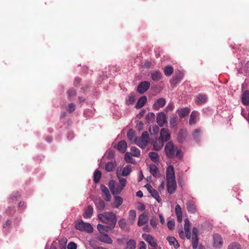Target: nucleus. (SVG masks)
Listing matches in <instances>:
<instances>
[{"mask_svg": "<svg viewBox=\"0 0 249 249\" xmlns=\"http://www.w3.org/2000/svg\"><path fill=\"white\" fill-rule=\"evenodd\" d=\"M164 151L169 159L177 158L181 160L183 157V153L180 149L174 145L172 141L168 142L164 147Z\"/></svg>", "mask_w": 249, "mask_h": 249, "instance_id": "obj_1", "label": "nucleus"}, {"mask_svg": "<svg viewBox=\"0 0 249 249\" xmlns=\"http://www.w3.org/2000/svg\"><path fill=\"white\" fill-rule=\"evenodd\" d=\"M107 214L106 219L107 221L106 223H107L111 227V229H114L117 223V216L115 213L113 212H105Z\"/></svg>", "mask_w": 249, "mask_h": 249, "instance_id": "obj_2", "label": "nucleus"}, {"mask_svg": "<svg viewBox=\"0 0 249 249\" xmlns=\"http://www.w3.org/2000/svg\"><path fill=\"white\" fill-rule=\"evenodd\" d=\"M115 184L116 181L113 179L110 180L108 183L109 188L114 196L119 195L124 188L118 184L117 185V187L115 188Z\"/></svg>", "mask_w": 249, "mask_h": 249, "instance_id": "obj_3", "label": "nucleus"}, {"mask_svg": "<svg viewBox=\"0 0 249 249\" xmlns=\"http://www.w3.org/2000/svg\"><path fill=\"white\" fill-rule=\"evenodd\" d=\"M184 76V73L181 71H178L176 72L175 75L170 80V83L173 88L177 87V85L179 84L182 80Z\"/></svg>", "mask_w": 249, "mask_h": 249, "instance_id": "obj_4", "label": "nucleus"}, {"mask_svg": "<svg viewBox=\"0 0 249 249\" xmlns=\"http://www.w3.org/2000/svg\"><path fill=\"white\" fill-rule=\"evenodd\" d=\"M150 82L148 81H143L140 82L137 87V91L142 94L146 92L150 87Z\"/></svg>", "mask_w": 249, "mask_h": 249, "instance_id": "obj_5", "label": "nucleus"}, {"mask_svg": "<svg viewBox=\"0 0 249 249\" xmlns=\"http://www.w3.org/2000/svg\"><path fill=\"white\" fill-rule=\"evenodd\" d=\"M199 231L196 227H193L192 229V247L193 249H196L198 248L199 242Z\"/></svg>", "mask_w": 249, "mask_h": 249, "instance_id": "obj_6", "label": "nucleus"}, {"mask_svg": "<svg viewBox=\"0 0 249 249\" xmlns=\"http://www.w3.org/2000/svg\"><path fill=\"white\" fill-rule=\"evenodd\" d=\"M223 244V238L218 233H215L213 235V247L216 249H220Z\"/></svg>", "mask_w": 249, "mask_h": 249, "instance_id": "obj_7", "label": "nucleus"}, {"mask_svg": "<svg viewBox=\"0 0 249 249\" xmlns=\"http://www.w3.org/2000/svg\"><path fill=\"white\" fill-rule=\"evenodd\" d=\"M166 177L167 181L176 180L175 169L173 165H170L167 168L166 170Z\"/></svg>", "mask_w": 249, "mask_h": 249, "instance_id": "obj_8", "label": "nucleus"}, {"mask_svg": "<svg viewBox=\"0 0 249 249\" xmlns=\"http://www.w3.org/2000/svg\"><path fill=\"white\" fill-rule=\"evenodd\" d=\"M187 136V129L185 128L180 129L177 135V140L178 142L179 143H183L185 141Z\"/></svg>", "mask_w": 249, "mask_h": 249, "instance_id": "obj_9", "label": "nucleus"}, {"mask_svg": "<svg viewBox=\"0 0 249 249\" xmlns=\"http://www.w3.org/2000/svg\"><path fill=\"white\" fill-rule=\"evenodd\" d=\"M170 138L171 135L168 132V129L165 128H161L160 132L159 140L162 142H168L170 139Z\"/></svg>", "mask_w": 249, "mask_h": 249, "instance_id": "obj_10", "label": "nucleus"}, {"mask_svg": "<svg viewBox=\"0 0 249 249\" xmlns=\"http://www.w3.org/2000/svg\"><path fill=\"white\" fill-rule=\"evenodd\" d=\"M157 123L160 127L163 126L164 124L167 123V118L164 112L161 111L157 114Z\"/></svg>", "mask_w": 249, "mask_h": 249, "instance_id": "obj_11", "label": "nucleus"}, {"mask_svg": "<svg viewBox=\"0 0 249 249\" xmlns=\"http://www.w3.org/2000/svg\"><path fill=\"white\" fill-rule=\"evenodd\" d=\"M208 101V97L205 94L199 93L196 97L195 102L197 105L205 104Z\"/></svg>", "mask_w": 249, "mask_h": 249, "instance_id": "obj_12", "label": "nucleus"}, {"mask_svg": "<svg viewBox=\"0 0 249 249\" xmlns=\"http://www.w3.org/2000/svg\"><path fill=\"white\" fill-rule=\"evenodd\" d=\"M114 148L117 149L120 152L124 153L125 152L127 144L126 142L124 140H121L119 141L117 145H114Z\"/></svg>", "mask_w": 249, "mask_h": 249, "instance_id": "obj_13", "label": "nucleus"}, {"mask_svg": "<svg viewBox=\"0 0 249 249\" xmlns=\"http://www.w3.org/2000/svg\"><path fill=\"white\" fill-rule=\"evenodd\" d=\"M97 238L99 241L107 244H112L113 243V240L111 237L106 233H101Z\"/></svg>", "mask_w": 249, "mask_h": 249, "instance_id": "obj_14", "label": "nucleus"}, {"mask_svg": "<svg viewBox=\"0 0 249 249\" xmlns=\"http://www.w3.org/2000/svg\"><path fill=\"white\" fill-rule=\"evenodd\" d=\"M166 186L168 193L170 195L173 194L177 189V182L176 180L167 181Z\"/></svg>", "mask_w": 249, "mask_h": 249, "instance_id": "obj_15", "label": "nucleus"}, {"mask_svg": "<svg viewBox=\"0 0 249 249\" xmlns=\"http://www.w3.org/2000/svg\"><path fill=\"white\" fill-rule=\"evenodd\" d=\"M166 104V100L163 98L157 99L153 105V108L155 110H159L160 107H163Z\"/></svg>", "mask_w": 249, "mask_h": 249, "instance_id": "obj_16", "label": "nucleus"}, {"mask_svg": "<svg viewBox=\"0 0 249 249\" xmlns=\"http://www.w3.org/2000/svg\"><path fill=\"white\" fill-rule=\"evenodd\" d=\"M185 235L184 234V231L182 229H179L178 230V233L180 238L184 240L185 237L187 239H190L191 238V229L184 230Z\"/></svg>", "mask_w": 249, "mask_h": 249, "instance_id": "obj_17", "label": "nucleus"}, {"mask_svg": "<svg viewBox=\"0 0 249 249\" xmlns=\"http://www.w3.org/2000/svg\"><path fill=\"white\" fill-rule=\"evenodd\" d=\"M96 208L100 211L105 208V203L101 198H97L93 200Z\"/></svg>", "mask_w": 249, "mask_h": 249, "instance_id": "obj_18", "label": "nucleus"}, {"mask_svg": "<svg viewBox=\"0 0 249 249\" xmlns=\"http://www.w3.org/2000/svg\"><path fill=\"white\" fill-rule=\"evenodd\" d=\"M190 111L191 110L189 107H186L180 109H178L176 111V113L178 114L179 118H183L189 115Z\"/></svg>", "mask_w": 249, "mask_h": 249, "instance_id": "obj_19", "label": "nucleus"}, {"mask_svg": "<svg viewBox=\"0 0 249 249\" xmlns=\"http://www.w3.org/2000/svg\"><path fill=\"white\" fill-rule=\"evenodd\" d=\"M186 207L188 212L190 213H195L196 212V206L193 201H188L186 203Z\"/></svg>", "mask_w": 249, "mask_h": 249, "instance_id": "obj_20", "label": "nucleus"}, {"mask_svg": "<svg viewBox=\"0 0 249 249\" xmlns=\"http://www.w3.org/2000/svg\"><path fill=\"white\" fill-rule=\"evenodd\" d=\"M147 97L145 95L140 97L135 106V107L137 109H140L142 108L144 106L145 103L147 102Z\"/></svg>", "mask_w": 249, "mask_h": 249, "instance_id": "obj_21", "label": "nucleus"}, {"mask_svg": "<svg viewBox=\"0 0 249 249\" xmlns=\"http://www.w3.org/2000/svg\"><path fill=\"white\" fill-rule=\"evenodd\" d=\"M175 213L177 218V221L180 223L182 220V212L181 208L179 205L177 204L175 206Z\"/></svg>", "mask_w": 249, "mask_h": 249, "instance_id": "obj_22", "label": "nucleus"}, {"mask_svg": "<svg viewBox=\"0 0 249 249\" xmlns=\"http://www.w3.org/2000/svg\"><path fill=\"white\" fill-rule=\"evenodd\" d=\"M241 101L244 105H249V90H246L243 92L242 95Z\"/></svg>", "mask_w": 249, "mask_h": 249, "instance_id": "obj_23", "label": "nucleus"}, {"mask_svg": "<svg viewBox=\"0 0 249 249\" xmlns=\"http://www.w3.org/2000/svg\"><path fill=\"white\" fill-rule=\"evenodd\" d=\"M151 78L154 81H158L162 78V74L159 70L154 71L151 74Z\"/></svg>", "mask_w": 249, "mask_h": 249, "instance_id": "obj_24", "label": "nucleus"}, {"mask_svg": "<svg viewBox=\"0 0 249 249\" xmlns=\"http://www.w3.org/2000/svg\"><path fill=\"white\" fill-rule=\"evenodd\" d=\"M93 208L92 206L91 205H89L83 214L84 218L86 219L90 218L93 214Z\"/></svg>", "mask_w": 249, "mask_h": 249, "instance_id": "obj_25", "label": "nucleus"}, {"mask_svg": "<svg viewBox=\"0 0 249 249\" xmlns=\"http://www.w3.org/2000/svg\"><path fill=\"white\" fill-rule=\"evenodd\" d=\"M118 224L119 227L123 231H130V228L127 226L126 223L124 218L120 219L118 222Z\"/></svg>", "mask_w": 249, "mask_h": 249, "instance_id": "obj_26", "label": "nucleus"}, {"mask_svg": "<svg viewBox=\"0 0 249 249\" xmlns=\"http://www.w3.org/2000/svg\"><path fill=\"white\" fill-rule=\"evenodd\" d=\"M147 215L144 213L141 214L139 217L137 225L142 226L147 222Z\"/></svg>", "mask_w": 249, "mask_h": 249, "instance_id": "obj_27", "label": "nucleus"}, {"mask_svg": "<svg viewBox=\"0 0 249 249\" xmlns=\"http://www.w3.org/2000/svg\"><path fill=\"white\" fill-rule=\"evenodd\" d=\"M97 228L98 231L100 233V234L102 233H104L103 231H105V232H107L109 231V230L112 229H111V227L109 225L105 226V225H104L101 224H98L97 225Z\"/></svg>", "mask_w": 249, "mask_h": 249, "instance_id": "obj_28", "label": "nucleus"}, {"mask_svg": "<svg viewBox=\"0 0 249 249\" xmlns=\"http://www.w3.org/2000/svg\"><path fill=\"white\" fill-rule=\"evenodd\" d=\"M132 157L133 156L131 153L127 152L124 155V160L127 163L135 164L136 163V160Z\"/></svg>", "mask_w": 249, "mask_h": 249, "instance_id": "obj_29", "label": "nucleus"}, {"mask_svg": "<svg viewBox=\"0 0 249 249\" xmlns=\"http://www.w3.org/2000/svg\"><path fill=\"white\" fill-rule=\"evenodd\" d=\"M142 142L143 143L144 146H146L149 142V135L147 131H144L142 133L141 137Z\"/></svg>", "mask_w": 249, "mask_h": 249, "instance_id": "obj_30", "label": "nucleus"}, {"mask_svg": "<svg viewBox=\"0 0 249 249\" xmlns=\"http://www.w3.org/2000/svg\"><path fill=\"white\" fill-rule=\"evenodd\" d=\"M116 166V162L114 161H108L105 165V169L107 172H112L115 169Z\"/></svg>", "mask_w": 249, "mask_h": 249, "instance_id": "obj_31", "label": "nucleus"}, {"mask_svg": "<svg viewBox=\"0 0 249 249\" xmlns=\"http://www.w3.org/2000/svg\"><path fill=\"white\" fill-rule=\"evenodd\" d=\"M149 171L154 177H157V174L159 172L158 167L154 163H151L149 165Z\"/></svg>", "mask_w": 249, "mask_h": 249, "instance_id": "obj_32", "label": "nucleus"}, {"mask_svg": "<svg viewBox=\"0 0 249 249\" xmlns=\"http://www.w3.org/2000/svg\"><path fill=\"white\" fill-rule=\"evenodd\" d=\"M116 175L119 181L118 184L120 185V186H122V187L124 188L126 185V179L124 178H120V176L121 175L120 173L119 172V167H118L117 169Z\"/></svg>", "mask_w": 249, "mask_h": 249, "instance_id": "obj_33", "label": "nucleus"}, {"mask_svg": "<svg viewBox=\"0 0 249 249\" xmlns=\"http://www.w3.org/2000/svg\"><path fill=\"white\" fill-rule=\"evenodd\" d=\"M149 157L151 160L155 163L159 161V156L158 153L155 152H151L148 154Z\"/></svg>", "mask_w": 249, "mask_h": 249, "instance_id": "obj_34", "label": "nucleus"}, {"mask_svg": "<svg viewBox=\"0 0 249 249\" xmlns=\"http://www.w3.org/2000/svg\"><path fill=\"white\" fill-rule=\"evenodd\" d=\"M132 172V168L130 165H126L123 169L121 175L124 177L128 176Z\"/></svg>", "mask_w": 249, "mask_h": 249, "instance_id": "obj_35", "label": "nucleus"}, {"mask_svg": "<svg viewBox=\"0 0 249 249\" xmlns=\"http://www.w3.org/2000/svg\"><path fill=\"white\" fill-rule=\"evenodd\" d=\"M101 176H102L101 172L100 170L96 169L94 171V174H93V182L95 183H98L100 181V180L101 178Z\"/></svg>", "mask_w": 249, "mask_h": 249, "instance_id": "obj_36", "label": "nucleus"}, {"mask_svg": "<svg viewBox=\"0 0 249 249\" xmlns=\"http://www.w3.org/2000/svg\"><path fill=\"white\" fill-rule=\"evenodd\" d=\"M135 94L134 92H131L130 96H128V99L125 100L126 105L129 106L133 105L136 101Z\"/></svg>", "mask_w": 249, "mask_h": 249, "instance_id": "obj_37", "label": "nucleus"}, {"mask_svg": "<svg viewBox=\"0 0 249 249\" xmlns=\"http://www.w3.org/2000/svg\"><path fill=\"white\" fill-rule=\"evenodd\" d=\"M136 242L135 240L130 239L126 243V247L124 249H135Z\"/></svg>", "mask_w": 249, "mask_h": 249, "instance_id": "obj_38", "label": "nucleus"}, {"mask_svg": "<svg viewBox=\"0 0 249 249\" xmlns=\"http://www.w3.org/2000/svg\"><path fill=\"white\" fill-rule=\"evenodd\" d=\"M21 197V195L18 192H16L14 193H13L10 197L9 198V201L8 202L10 203H13L15 201H17V199L18 198H20Z\"/></svg>", "mask_w": 249, "mask_h": 249, "instance_id": "obj_39", "label": "nucleus"}, {"mask_svg": "<svg viewBox=\"0 0 249 249\" xmlns=\"http://www.w3.org/2000/svg\"><path fill=\"white\" fill-rule=\"evenodd\" d=\"M149 193H150L151 196L158 202H160L161 201V199L159 194V193L156 190L153 188Z\"/></svg>", "mask_w": 249, "mask_h": 249, "instance_id": "obj_40", "label": "nucleus"}, {"mask_svg": "<svg viewBox=\"0 0 249 249\" xmlns=\"http://www.w3.org/2000/svg\"><path fill=\"white\" fill-rule=\"evenodd\" d=\"M156 141H157V140L156 139L155 141H152L151 143L153 145V149L155 150H156V151H160V150L161 149V148H162V147L163 146V142H162L160 141V140H159V141L160 144H158Z\"/></svg>", "mask_w": 249, "mask_h": 249, "instance_id": "obj_41", "label": "nucleus"}, {"mask_svg": "<svg viewBox=\"0 0 249 249\" xmlns=\"http://www.w3.org/2000/svg\"><path fill=\"white\" fill-rule=\"evenodd\" d=\"M174 71L173 67L171 65H167L164 67L163 72L166 76H169L172 75Z\"/></svg>", "mask_w": 249, "mask_h": 249, "instance_id": "obj_42", "label": "nucleus"}, {"mask_svg": "<svg viewBox=\"0 0 249 249\" xmlns=\"http://www.w3.org/2000/svg\"><path fill=\"white\" fill-rule=\"evenodd\" d=\"M83 228L81 231H86L88 233H91L93 231V228L89 223H85Z\"/></svg>", "mask_w": 249, "mask_h": 249, "instance_id": "obj_43", "label": "nucleus"}, {"mask_svg": "<svg viewBox=\"0 0 249 249\" xmlns=\"http://www.w3.org/2000/svg\"><path fill=\"white\" fill-rule=\"evenodd\" d=\"M84 222L80 219L74 222V227L76 230L82 231L84 226Z\"/></svg>", "mask_w": 249, "mask_h": 249, "instance_id": "obj_44", "label": "nucleus"}, {"mask_svg": "<svg viewBox=\"0 0 249 249\" xmlns=\"http://www.w3.org/2000/svg\"><path fill=\"white\" fill-rule=\"evenodd\" d=\"M197 111H193L192 112L189 119V124L190 125L194 124L196 123V113Z\"/></svg>", "mask_w": 249, "mask_h": 249, "instance_id": "obj_45", "label": "nucleus"}, {"mask_svg": "<svg viewBox=\"0 0 249 249\" xmlns=\"http://www.w3.org/2000/svg\"><path fill=\"white\" fill-rule=\"evenodd\" d=\"M201 130L199 128L196 129L193 134V137L194 139L196 141L199 142L200 141V133Z\"/></svg>", "mask_w": 249, "mask_h": 249, "instance_id": "obj_46", "label": "nucleus"}, {"mask_svg": "<svg viewBox=\"0 0 249 249\" xmlns=\"http://www.w3.org/2000/svg\"><path fill=\"white\" fill-rule=\"evenodd\" d=\"M136 216V212L134 210H131L129 212V219L131 224H133Z\"/></svg>", "mask_w": 249, "mask_h": 249, "instance_id": "obj_47", "label": "nucleus"}, {"mask_svg": "<svg viewBox=\"0 0 249 249\" xmlns=\"http://www.w3.org/2000/svg\"><path fill=\"white\" fill-rule=\"evenodd\" d=\"M130 150L132 152V155L133 157L139 158L141 156L140 151V150L135 146H132L130 148Z\"/></svg>", "mask_w": 249, "mask_h": 249, "instance_id": "obj_48", "label": "nucleus"}, {"mask_svg": "<svg viewBox=\"0 0 249 249\" xmlns=\"http://www.w3.org/2000/svg\"><path fill=\"white\" fill-rule=\"evenodd\" d=\"M114 199L116 203V205L114 206H113V208H118L123 203V199L121 196H115Z\"/></svg>", "mask_w": 249, "mask_h": 249, "instance_id": "obj_49", "label": "nucleus"}, {"mask_svg": "<svg viewBox=\"0 0 249 249\" xmlns=\"http://www.w3.org/2000/svg\"><path fill=\"white\" fill-rule=\"evenodd\" d=\"M151 127L150 126L149 128V131L150 132L151 135H155L156 136V139H157V136L158 134L159 131V126L155 124L152 126V132H151Z\"/></svg>", "mask_w": 249, "mask_h": 249, "instance_id": "obj_50", "label": "nucleus"}, {"mask_svg": "<svg viewBox=\"0 0 249 249\" xmlns=\"http://www.w3.org/2000/svg\"><path fill=\"white\" fill-rule=\"evenodd\" d=\"M177 119H178V117H177V115L174 116L172 117H171L170 121H169V123H170V125L172 128H174V127H177Z\"/></svg>", "mask_w": 249, "mask_h": 249, "instance_id": "obj_51", "label": "nucleus"}, {"mask_svg": "<svg viewBox=\"0 0 249 249\" xmlns=\"http://www.w3.org/2000/svg\"><path fill=\"white\" fill-rule=\"evenodd\" d=\"M155 118V115L153 112H149L145 116V119L149 123L153 122Z\"/></svg>", "mask_w": 249, "mask_h": 249, "instance_id": "obj_52", "label": "nucleus"}, {"mask_svg": "<svg viewBox=\"0 0 249 249\" xmlns=\"http://www.w3.org/2000/svg\"><path fill=\"white\" fill-rule=\"evenodd\" d=\"M16 210L14 206L8 207L5 210V213L8 216H12L15 213Z\"/></svg>", "mask_w": 249, "mask_h": 249, "instance_id": "obj_53", "label": "nucleus"}, {"mask_svg": "<svg viewBox=\"0 0 249 249\" xmlns=\"http://www.w3.org/2000/svg\"><path fill=\"white\" fill-rule=\"evenodd\" d=\"M135 131L132 129H129L126 134L128 139L130 141L135 137Z\"/></svg>", "mask_w": 249, "mask_h": 249, "instance_id": "obj_54", "label": "nucleus"}, {"mask_svg": "<svg viewBox=\"0 0 249 249\" xmlns=\"http://www.w3.org/2000/svg\"><path fill=\"white\" fill-rule=\"evenodd\" d=\"M228 249H241V246L239 243L233 242L229 244Z\"/></svg>", "mask_w": 249, "mask_h": 249, "instance_id": "obj_55", "label": "nucleus"}, {"mask_svg": "<svg viewBox=\"0 0 249 249\" xmlns=\"http://www.w3.org/2000/svg\"><path fill=\"white\" fill-rule=\"evenodd\" d=\"M115 156V150L113 149L110 148L108 150L107 158L108 159L112 160L114 159Z\"/></svg>", "mask_w": 249, "mask_h": 249, "instance_id": "obj_56", "label": "nucleus"}, {"mask_svg": "<svg viewBox=\"0 0 249 249\" xmlns=\"http://www.w3.org/2000/svg\"><path fill=\"white\" fill-rule=\"evenodd\" d=\"M135 123L136 124V128L139 131H141L143 130L144 124L142 121H136Z\"/></svg>", "mask_w": 249, "mask_h": 249, "instance_id": "obj_57", "label": "nucleus"}, {"mask_svg": "<svg viewBox=\"0 0 249 249\" xmlns=\"http://www.w3.org/2000/svg\"><path fill=\"white\" fill-rule=\"evenodd\" d=\"M142 237L147 243H148L151 240H152L154 238L152 235L149 234H147L145 233L142 234Z\"/></svg>", "mask_w": 249, "mask_h": 249, "instance_id": "obj_58", "label": "nucleus"}, {"mask_svg": "<svg viewBox=\"0 0 249 249\" xmlns=\"http://www.w3.org/2000/svg\"><path fill=\"white\" fill-rule=\"evenodd\" d=\"M91 83L90 82H88V83L85 84L81 88V89L82 90L83 93H85L91 87Z\"/></svg>", "mask_w": 249, "mask_h": 249, "instance_id": "obj_59", "label": "nucleus"}, {"mask_svg": "<svg viewBox=\"0 0 249 249\" xmlns=\"http://www.w3.org/2000/svg\"><path fill=\"white\" fill-rule=\"evenodd\" d=\"M166 239L170 246H173L177 240L175 237L171 236H167Z\"/></svg>", "mask_w": 249, "mask_h": 249, "instance_id": "obj_60", "label": "nucleus"}, {"mask_svg": "<svg viewBox=\"0 0 249 249\" xmlns=\"http://www.w3.org/2000/svg\"><path fill=\"white\" fill-rule=\"evenodd\" d=\"M152 63L150 61L145 60L142 63V67L144 68L148 69L151 66Z\"/></svg>", "mask_w": 249, "mask_h": 249, "instance_id": "obj_61", "label": "nucleus"}, {"mask_svg": "<svg viewBox=\"0 0 249 249\" xmlns=\"http://www.w3.org/2000/svg\"><path fill=\"white\" fill-rule=\"evenodd\" d=\"M106 216H107V214L106 213H100L98 215V217L99 220L101 222L104 223H107V222H106L107 219H106Z\"/></svg>", "mask_w": 249, "mask_h": 249, "instance_id": "obj_62", "label": "nucleus"}, {"mask_svg": "<svg viewBox=\"0 0 249 249\" xmlns=\"http://www.w3.org/2000/svg\"><path fill=\"white\" fill-rule=\"evenodd\" d=\"M167 227L169 230H173L175 228V224L174 220H169L167 222Z\"/></svg>", "mask_w": 249, "mask_h": 249, "instance_id": "obj_63", "label": "nucleus"}, {"mask_svg": "<svg viewBox=\"0 0 249 249\" xmlns=\"http://www.w3.org/2000/svg\"><path fill=\"white\" fill-rule=\"evenodd\" d=\"M77 244L73 242H70L69 243L67 249H77Z\"/></svg>", "mask_w": 249, "mask_h": 249, "instance_id": "obj_64", "label": "nucleus"}]
</instances>
